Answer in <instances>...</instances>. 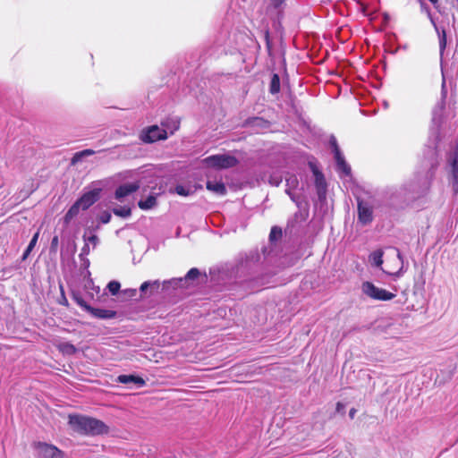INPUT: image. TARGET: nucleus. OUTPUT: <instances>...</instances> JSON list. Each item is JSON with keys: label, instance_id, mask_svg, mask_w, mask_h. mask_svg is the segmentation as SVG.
<instances>
[{"label": "nucleus", "instance_id": "f257e3e1", "mask_svg": "<svg viewBox=\"0 0 458 458\" xmlns=\"http://www.w3.org/2000/svg\"><path fill=\"white\" fill-rule=\"evenodd\" d=\"M69 424L74 431L82 435L98 436L108 433V427L102 420L91 417L69 415Z\"/></svg>", "mask_w": 458, "mask_h": 458}, {"label": "nucleus", "instance_id": "f03ea898", "mask_svg": "<svg viewBox=\"0 0 458 458\" xmlns=\"http://www.w3.org/2000/svg\"><path fill=\"white\" fill-rule=\"evenodd\" d=\"M361 291L365 295L376 301H390L395 297L394 293L377 287L374 284L369 281L362 283Z\"/></svg>", "mask_w": 458, "mask_h": 458}, {"label": "nucleus", "instance_id": "7ed1b4c3", "mask_svg": "<svg viewBox=\"0 0 458 458\" xmlns=\"http://www.w3.org/2000/svg\"><path fill=\"white\" fill-rule=\"evenodd\" d=\"M203 162L210 167L225 169L235 166L238 160L230 155H213L206 157Z\"/></svg>", "mask_w": 458, "mask_h": 458}, {"label": "nucleus", "instance_id": "20e7f679", "mask_svg": "<svg viewBox=\"0 0 458 458\" xmlns=\"http://www.w3.org/2000/svg\"><path fill=\"white\" fill-rule=\"evenodd\" d=\"M39 458H64V452L55 445L44 442H37L33 445Z\"/></svg>", "mask_w": 458, "mask_h": 458}, {"label": "nucleus", "instance_id": "39448f33", "mask_svg": "<svg viewBox=\"0 0 458 458\" xmlns=\"http://www.w3.org/2000/svg\"><path fill=\"white\" fill-rule=\"evenodd\" d=\"M420 7H421V10L427 13L428 19L430 20L431 24L433 25V27L437 34L438 42H439V51H440V55L442 56L445 50V47H446V31L444 28H440L439 26H437V24L436 23V21L431 14L429 7L424 2L420 3Z\"/></svg>", "mask_w": 458, "mask_h": 458}, {"label": "nucleus", "instance_id": "423d86ee", "mask_svg": "<svg viewBox=\"0 0 458 458\" xmlns=\"http://www.w3.org/2000/svg\"><path fill=\"white\" fill-rule=\"evenodd\" d=\"M167 138L166 130L161 129L157 125L148 127L146 131L142 132L140 139L147 143L155 142L157 140H165Z\"/></svg>", "mask_w": 458, "mask_h": 458}, {"label": "nucleus", "instance_id": "0eeeda50", "mask_svg": "<svg viewBox=\"0 0 458 458\" xmlns=\"http://www.w3.org/2000/svg\"><path fill=\"white\" fill-rule=\"evenodd\" d=\"M100 191L101 190L98 188L90 190L76 200L78 204L81 205V210L88 209L99 199Z\"/></svg>", "mask_w": 458, "mask_h": 458}, {"label": "nucleus", "instance_id": "6e6552de", "mask_svg": "<svg viewBox=\"0 0 458 458\" xmlns=\"http://www.w3.org/2000/svg\"><path fill=\"white\" fill-rule=\"evenodd\" d=\"M373 212L371 206L365 201L358 202V218L360 223L367 225L373 219Z\"/></svg>", "mask_w": 458, "mask_h": 458}, {"label": "nucleus", "instance_id": "1a4fd4ad", "mask_svg": "<svg viewBox=\"0 0 458 458\" xmlns=\"http://www.w3.org/2000/svg\"><path fill=\"white\" fill-rule=\"evenodd\" d=\"M160 287H161V283L159 280L146 281V282L142 283L140 287V297L144 298V297L152 296L158 293Z\"/></svg>", "mask_w": 458, "mask_h": 458}, {"label": "nucleus", "instance_id": "9d476101", "mask_svg": "<svg viewBox=\"0 0 458 458\" xmlns=\"http://www.w3.org/2000/svg\"><path fill=\"white\" fill-rule=\"evenodd\" d=\"M140 188L139 182L124 183L120 185L114 193L115 199L122 200L123 198L135 192Z\"/></svg>", "mask_w": 458, "mask_h": 458}, {"label": "nucleus", "instance_id": "9b49d317", "mask_svg": "<svg viewBox=\"0 0 458 458\" xmlns=\"http://www.w3.org/2000/svg\"><path fill=\"white\" fill-rule=\"evenodd\" d=\"M445 92H443L441 99L437 103L432 112V121L437 125H439L442 122L444 112L445 109Z\"/></svg>", "mask_w": 458, "mask_h": 458}, {"label": "nucleus", "instance_id": "f8f14e48", "mask_svg": "<svg viewBox=\"0 0 458 458\" xmlns=\"http://www.w3.org/2000/svg\"><path fill=\"white\" fill-rule=\"evenodd\" d=\"M199 271L198 268H191L188 271L184 278H173L168 281L163 282V287H167L169 285H172L173 287H177L183 280H192L199 276Z\"/></svg>", "mask_w": 458, "mask_h": 458}, {"label": "nucleus", "instance_id": "ddd939ff", "mask_svg": "<svg viewBox=\"0 0 458 458\" xmlns=\"http://www.w3.org/2000/svg\"><path fill=\"white\" fill-rule=\"evenodd\" d=\"M78 303L85 307L87 310H89L94 317L98 318H112L115 316V312L109 310H104V309H94L90 306H88L84 303L83 301H78Z\"/></svg>", "mask_w": 458, "mask_h": 458}, {"label": "nucleus", "instance_id": "4468645a", "mask_svg": "<svg viewBox=\"0 0 458 458\" xmlns=\"http://www.w3.org/2000/svg\"><path fill=\"white\" fill-rule=\"evenodd\" d=\"M312 171L315 176V185L317 188L318 195L319 198H322L326 194L327 191V182L325 177L321 172H319L316 167L312 166Z\"/></svg>", "mask_w": 458, "mask_h": 458}, {"label": "nucleus", "instance_id": "2eb2a0df", "mask_svg": "<svg viewBox=\"0 0 458 458\" xmlns=\"http://www.w3.org/2000/svg\"><path fill=\"white\" fill-rule=\"evenodd\" d=\"M449 162L452 167L453 188L458 191V154L456 152L450 156Z\"/></svg>", "mask_w": 458, "mask_h": 458}, {"label": "nucleus", "instance_id": "dca6fc26", "mask_svg": "<svg viewBox=\"0 0 458 458\" xmlns=\"http://www.w3.org/2000/svg\"><path fill=\"white\" fill-rule=\"evenodd\" d=\"M206 187L208 191L220 196H224L226 193L225 185L222 182L208 181Z\"/></svg>", "mask_w": 458, "mask_h": 458}, {"label": "nucleus", "instance_id": "f3484780", "mask_svg": "<svg viewBox=\"0 0 458 458\" xmlns=\"http://www.w3.org/2000/svg\"><path fill=\"white\" fill-rule=\"evenodd\" d=\"M337 170L341 173H343L344 175H349L351 174V167L350 165L345 162L344 157L342 153H336V156L335 157Z\"/></svg>", "mask_w": 458, "mask_h": 458}, {"label": "nucleus", "instance_id": "a211bd4d", "mask_svg": "<svg viewBox=\"0 0 458 458\" xmlns=\"http://www.w3.org/2000/svg\"><path fill=\"white\" fill-rule=\"evenodd\" d=\"M118 382L122 384L133 383L139 386H143L145 385V380L143 378L133 375H120L118 377Z\"/></svg>", "mask_w": 458, "mask_h": 458}, {"label": "nucleus", "instance_id": "6ab92c4d", "mask_svg": "<svg viewBox=\"0 0 458 458\" xmlns=\"http://www.w3.org/2000/svg\"><path fill=\"white\" fill-rule=\"evenodd\" d=\"M140 208L148 210L157 205V198L153 195L148 196L146 199H141L138 203Z\"/></svg>", "mask_w": 458, "mask_h": 458}, {"label": "nucleus", "instance_id": "aec40b11", "mask_svg": "<svg viewBox=\"0 0 458 458\" xmlns=\"http://www.w3.org/2000/svg\"><path fill=\"white\" fill-rule=\"evenodd\" d=\"M81 209V205L78 204V202L76 201L66 212L64 216V223L69 224L72 221V219L79 214Z\"/></svg>", "mask_w": 458, "mask_h": 458}, {"label": "nucleus", "instance_id": "412c9836", "mask_svg": "<svg viewBox=\"0 0 458 458\" xmlns=\"http://www.w3.org/2000/svg\"><path fill=\"white\" fill-rule=\"evenodd\" d=\"M162 126L165 127L166 131H169L172 134L179 129L180 121L177 118L167 119L165 122L162 123Z\"/></svg>", "mask_w": 458, "mask_h": 458}, {"label": "nucleus", "instance_id": "4be33fe9", "mask_svg": "<svg viewBox=\"0 0 458 458\" xmlns=\"http://www.w3.org/2000/svg\"><path fill=\"white\" fill-rule=\"evenodd\" d=\"M369 262L377 267H380L383 264V251L377 250L369 255Z\"/></svg>", "mask_w": 458, "mask_h": 458}, {"label": "nucleus", "instance_id": "5701e85b", "mask_svg": "<svg viewBox=\"0 0 458 458\" xmlns=\"http://www.w3.org/2000/svg\"><path fill=\"white\" fill-rule=\"evenodd\" d=\"M57 348L62 353L67 355H72L77 352L76 347L72 344L68 342L60 343L57 345Z\"/></svg>", "mask_w": 458, "mask_h": 458}, {"label": "nucleus", "instance_id": "b1692460", "mask_svg": "<svg viewBox=\"0 0 458 458\" xmlns=\"http://www.w3.org/2000/svg\"><path fill=\"white\" fill-rule=\"evenodd\" d=\"M96 152L93 149H84L82 151L77 152L73 155L72 158V164L75 165L80 162L84 157H89L94 155Z\"/></svg>", "mask_w": 458, "mask_h": 458}, {"label": "nucleus", "instance_id": "393cba45", "mask_svg": "<svg viewBox=\"0 0 458 458\" xmlns=\"http://www.w3.org/2000/svg\"><path fill=\"white\" fill-rule=\"evenodd\" d=\"M174 192L180 196H190L195 192V189L191 186L177 185L174 188Z\"/></svg>", "mask_w": 458, "mask_h": 458}, {"label": "nucleus", "instance_id": "a878e982", "mask_svg": "<svg viewBox=\"0 0 458 458\" xmlns=\"http://www.w3.org/2000/svg\"><path fill=\"white\" fill-rule=\"evenodd\" d=\"M269 91L271 94H276L280 91V78L276 73H274L271 78Z\"/></svg>", "mask_w": 458, "mask_h": 458}, {"label": "nucleus", "instance_id": "bb28decb", "mask_svg": "<svg viewBox=\"0 0 458 458\" xmlns=\"http://www.w3.org/2000/svg\"><path fill=\"white\" fill-rule=\"evenodd\" d=\"M38 237H39V231H38L32 237V239L30 240L27 249L25 250L23 255H22V259L25 260L29 255L30 254V252L32 251L33 248L35 247V245L37 244L38 242Z\"/></svg>", "mask_w": 458, "mask_h": 458}, {"label": "nucleus", "instance_id": "cd10ccee", "mask_svg": "<svg viewBox=\"0 0 458 458\" xmlns=\"http://www.w3.org/2000/svg\"><path fill=\"white\" fill-rule=\"evenodd\" d=\"M286 185L287 189L285 190V191L292 199H293L292 195V190L295 189L298 185V180L296 176L291 175L290 177L286 178Z\"/></svg>", "mask_w": 458, "mask_h": 458}, {"label": "nucleus", "instance_id": "c85d7f7f", "mask_svg": "<svg viewBox=\"0 0 458 458\" xmlns=\"http://www.w3.org/2000/svg\"><path fill=\"white\" fill-rule=\"evenodd\" d=\"M113 213L117 216L126 218L131 216V210L129 207L124 206L113 208Z\"/></svg>", "mask_w": 458, "mask_h": 458}, {"label": "nucleus", "instance_id": "c756f323", "mask_svg": "<svg viewBox=\"0 0 458 458\" xmlns=\"http://www.w3.org/2000/svg\"><path fill=\"white\" fill-rule=\"evenodd\" d=\"M83 241L88 245H89V246L92 245L93 249H95L98 246V242H99V239H98V237L96 234L87 235V233H85L83 234Z\"/></svg>", "mask_w": 458, "mask_h": 458}, {"label": "nucleus", "instance_id": "7c9ffc66", "mask_svg": "<svg viewBox=\"0 0 458 458\" xmlns=\"http://www.w3.org/2000/svg\"><path fill=\"white\" fill-rule=\"evenodd\" d=\"M120 287H121V284L119 282L117 281H111L108 284H107V288L109 290V292L113 294V295H115L119 290H120Z\"/></svg>", "mask_w": 458, "mask_h": 458}, {"label": "nucleus", "instance_id": "2f4dec72", "mask_svg": "<svg viewBox=\"0 0 458 458\" xmlns=\"http://www.w3.org/2000/svg\"><path fill=\"white\" fill-rule=\"evenodd\" d=\"M81 260V267L85 270L86 275H89V259L87 257H79Z\"/></svg>", "mask_w": 458, "mask_h": 458}, {"label": "nucleus", "instance_id": "473e14b6", "mask_svg": "<svg viewBox=\"0 0 458 458\" xmlns=\"http://www.w3.org/2000/svg\"><path fill=\"white\" fill-rule=\"evenodd\" d=\"M282 235V230L280 228H277V227H273L271 229V232H270V234H269V238L271 241H274L277 238H280Z\"/></svg>", "mask_w": 458, "mask_h": 458}, {"label": "nucleus", "instance_id": "72a5a7b5", "mask_svg": "<svg viewBox=\"0 0 458 458\" xmlns=\"http://www.w3.org/2000/svg\"><path fill=\"white\" fill-rule=\"evenodd\" d=\"M111 220V214L108 212V211H104L100 216H99V221L102 223V224H107L109 223Z\"/></svg>", "mask_w": 458, "mask_h": 458}, {"label": "nucleus", "instance_id": "f704fd0d", "mask_svg": "<svg viewBox=\"0 0 458 458\" xmlns=\"http://www.w3.org/2000/svg\"><path fill=\"white\" fill-rule=\"evenodd\" d=\"M330 144L332 146L335 157L336 156L337 152L341 153V151L339 149V147H338V144H337V141H336V139L334 136H332L331 139H330Z\"/></svg>", "mask_w": 458, "mask_h": 458}, {"label": "nucleus", "instance_id": "c9c22d12", "mask_svg": "<svg viewBox=\"0 0 458 458\" xmlns=\"http://www.w3.org/2000/svg\"><path fill=\"white\" fill-rule=\"evenodd\" d=\"M90 252L89 245H88L86 242H84V246L81 248V253L79 257H87Z\"/></svg>", "mask_w": 458, "mask_h": 458}, {"label": "nucleus", "instance_id": "e433bc0d", "mask_svg": "<svg viewBox=\"0 0 458 458\" xmlns=\"http://www.w3.org/2000/svg\"><path fill=\"white\" fill-rule=\"evenodd\" d=\"M59 239L58 236H54L51 241V250H55L58 246Z\"/></svg>", "mask_w": 458, "mask_h": 458}, {"label": "nucleus", "instance_id": "4c0bfd02", "mask_svg": "<svg viewBox=\"0 0 458 458\" xmlns=\"http://www.w3.org/2000/svg\"><path fill=\"white\" fill-rule=\"evenodd\" d=\"M392 275H393L394 276H395V277H399V276H401L403 275V267H401V268H400L397 272H395V273H394V274H392Z\"/></svg>", "mask_w": 458, "mask_h": 458}, {"label": "nucleus", "instance_id": "58836bf2", "mask_svg": "<svg viewBox=\"0 0 458 458\" xmlns=\"http://www.w3.org/2000/svg\"><path fill=\"white\" fill-rule=\"evenodd\" d=\"M356 414V410L354 408L351 409L349 411V416L351 419H353Z\"/></svg>", "mask_w": 458, "mask_h": 458}, {"label": "nucleus", "instance_id": "ea45409f", "mask_svg": "<svg viewBox=\"0 0 458 458\" xmlns=\"http://www.w3.org/2000/svg\"><path fill=\"white\" fill-rule=\"evenodd\" d=\"M436 8L438 7L439 0H428Z\"/></svg>", "mask_w": 458, "mask_h": 458}, {"label": "nucleus", "instance_id": "a19ab883", "mask_svg": "<svg viewBox=\"0 0 458 458\" xmlns=\"http://www.w3.org/2000/svg\"><path fill=\"white\" fill-rule=\"evenodd\" d=\"M270 183H271V184H274V185H276V186H278V185H279V183H280V181H276V180H274V181H273V180H271V181H270Z\"/></svg>", "mask_w": 458, "mask_h": 458}, {"label": "nucleus", "instance_id": "79ce46f5", "mask_svg": "<svg viewBox=\"0 0 458 458\" xmlns=\"http://www.w3.org/2000/svg\"><path fill=\"white\" fill-rule=\"evenodd\" d=\"M397 257L401 260V262L403 263V257H402V255H401L399 250H397Z\"/></svg>", "mask_w": 458, "mask_h": 458}, {"label": "nucleus", "instance_id": "37998d69", "mask_svg": "<svg viewBox=\"0 0 458 458\" xmlns=\"http://www.w3.org/2000/svg\"><path fill=\"white\" fill-rule=\"evenodd\" d=\"M63 299H64V300H63V301H62L61 303H62V304L66 305V304H67V300H66V298H65L64 296H63Z\"/></svg>", "mask_w": 458, "mask_h": 458}, {"label": "nucleus", "instance_id": "c03bdc74", "mask_svg": "<svg viewBox=\"0 0 458 458\" xmlns=\"http://www.w3.org/2000/svg\"><path fill=\"white\" fill-rule=\"evenodd\" d=\"M339 409H341V403H337V410H339Z\"/></svg>", "mask_w": 458, "mask_h": 458}, {"label": "nucleus", "instance_id": "a18cd8bd", "mask_svg": "<svg viewBox=\"0 0 458 458\" xmlns=\"http://www.w3.org/2000/svg\"><path fill=\"white\" fill-rule=\"evenodd\" d=\"M135 293H136V290H135V289H133V290H132V295H134V294H135Z\"/></svg>", "mask_w": 458, "mask_h": 458}]
</instances>
